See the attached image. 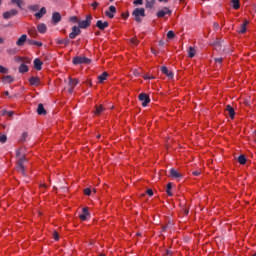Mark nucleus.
<instances>
[{
    "label": "nucleus",
    "instance_id": "nucleus-41",
    "mask_svg": "<svg viewBox=\"0 0 256 256\" xmlns=\"http://www.w3.org/2000/svg\"><path fill=\"white\" fill-rule=\"evenodd\" d=\"M28 33L30 37H37V31L35 29L29 30Z\"/></svg>",
    "mask_w": 256,
    "mask_h": 256
},
{
    "label": "nucleus",
    "instance_id": "nucleus-45",
    "mask_svg": "<svg viewBox=\"0 0 256 256\" xmlns=\"http://www.w3.org/2000/svg\"><path fill=\"white\" fill-rule=\"evenodd\" d=\"M53 237H54L55 241H59V233L57 231H54Z\"/></svg>",
    "mask_w": 256,
    "mask_h": 256
},
{
    "label": "nucleus",
    "instance_id": "nucleus-4",
    "mask_svg": "<svg viewBox=\"0 0 256 256\" xmlns=\"http://www.w3.org/2000/svg\"><path fill=\"white\" fill-rule=\"evenodd\" d=\"M139 101L142 102V107H147L148 103H151V98L145 93L139 94Z\"/></svg>",
    "mask_w": 256,
    "mask_h": 256
},
{
    "label": "nucleus",
    "instance_id": "nucleus-6",
    "mask_svg": "<svg viewBox=\"0 0 256 256\" xmlns=\"http://www.w3.org/2000/svg\"><path fill=\"white\" fill-rule=\"evenodd\" d=\"M61 13L59 12H53L52 13V25H58V23H61Z\"/></svg>",
    "mask_w": 256,
    "mask_h": 256
},
{
    "label": "nucleus",
    "instance_id": "nucleus-15",
    "mask_svg": "<svg viewBox=\"0 0 256 256\" xmlns=\"http://www.w3.org/2000/svg\"><path fill=\"white\" fill-rule=\"evenodd\" d=\"M81 221H87V217H89V209L83 208L82 214L79 215Z\"/></svg>",
    "mask_w": 256,
    "mask_h": 256
},
{
    "label": "nucleus",
    "instance_id": "nucleus-18",
    "mask_svg": "<svg viewBox=\"0 0 256 256\" xmlns=\"http://www.w3.org/2000/svg\"><path fill=\"white\" fill-rule=\"evenodd\" d=\"M247 25H249V20H245V22L241 25L240 29L238 30V33H247Z\"/></svg>",
    "mask_w": 256,
    "mask_h": 256
},
{
    "label": "nucleus",
    "instance_id": "nucleus-11",
    "mask_svg": "<svg viewBox=\"0 0 256 256\" xmlns=\"http://www.w3.org/2000/svg\"><path fill=\"white\" fill-rule=\"evenodd\" d=\"M29 41L27 39V34H23L22 36H20V38H18V40L16 41V45L18 47H23V45H25V42Z\"/></svg>",
    "mask_w": 256,
    "mask_h": 256
},
{
    "label": "nucleus",
    "instance_id": "nucleus-30",
    "mask_svg": "<svg viewBox=\"0 0 256 256\" xmlns=\"http://www.w3.org/2000/svg\"><path fill=\"white\" fill-rule=\"evenodd\" d=\"M238 163H240V165H245V163H247V158L245 155L242 154L238 157Z\"/></svg>",
    "mask_w": 256,
    "mask_h": 256
},
{
    "label": "nucleus",
    "instance_id": "nucleus-46",
    "mask_svg": "<svg viewBox=\"0 0 256 256\" xmlns=\"http://www.w3.org/2000/svg\"><path fill=\"white\" fill-rule=\"evenodd\" d=\"M84 194L88 196L91 195V189L90 188L84 189Z\"/></svg>",
    "mask_w": 256,
    "mask_h": 256
},
{
    "label": "nucleus",
    "instance_id": "nucleus-34",
    "mask_svg": "<svg viewBox=\"0 0 256 256\" xmlns=\"http://www.w3.org/2000/svg\"><path fill=\"white\" fill-rule=\"evenodd\" d=\"M27 137H29V134L27 132H23L20 137V142L25 143V141H27Z\"/></svg>",
    "mask_w": 256,
    "mask_h": 256
},
{
    "label": "nucleus",
    "instance_id": "nucleus-31",
    "mask_svg": "<svg viewBox=\"0 0 256 256\" xmlns=\"http://www.w3.org/2000/svg\"><path fill=\"white\" fill-rule=\"evenodd\" d=\"M12 3H15L19 9H23V5H25V2L23 0H11Z\"/></svg>",
    "mask_w": 256,
    "mask_h": 256
},
{
    "label": "nucleus",
    "instance_id": "nucleus-43",
    "mask_svg": "<svg viewBox=\"0 0 256 256\" xmlns=\"http://www.w3.org/2000/svg\"><path fill=\"white\" fill-rule=\"evenodd\" d=\"M7 53H8L9 55H15V54L17 53V49H15V48H13V49H8V50H7Z\"/></svg>",
    "mask_w": 256,
    "mask_h": 256
},
{
    "label": "nucleus",
    "instance_id": "nucleus-5",
    "mask_svg": "<svg viewBox=\"0 0 256 256\" xmlns=\"http://www.w3.org/2000/svg\"><path fill=\"white\" fill-rule=\"evenodd\" d=\"M79 35H81V28L73 26L72 32L69 34V39H76Z\"/></svg>",
    "mask_w": 256,
    "mask_h": 256
},
{
    "label": "nucleus",
    "instance_id": "nucleus-61",
    "mask_svg": "<svg viewBox=\"0 0 256 256\" xmlns=\"http://www.w3.org/2000/svg\"><path fill=\"white\" fill-rule=\"evenodd\" d=\"M122 17L127 18V17H129V14H122Z\"/></svg>",
    "mask_w": 256,
    "mask_h": 256
},
{
    "label": "nucleus",
    "instance_id": "nucleus-27",
    "mask_svg": "<svg viewBox=\"0 0 256 256\" xmlns=\"http://www.w3.org/2000/svg\"><path fill=\"white\" fill-rule=\"evenodd\" d=\"M109 77L107 72H103L100 76H98L99 83H103Z\"/></svg>",
    "mask_w": 256,
    "mask_h": 256
},
{
    "label": "nucleus",
    "instance_id": "nucleus-10",
    "mask_svg": "<svg viewBox=\"0 0 256 256\" xmlns=\"http://www.w3.org/2000/svg\"><path fill=\"white\" fill-rule=\"evenodd\" d=\"M170 177H172V179H183V175H181L175 168L170 169Z\"/></svg>",
    "mask_w": 256,
    "mask_h": 256
},
{
    "label": "nucleus",
    "instance_id": "nucleus-47",
    "mask_svg": "<svg viewBox=\"0 0 256 256\" xmlns=\"http://www.w3.org/2000/svg\"><path fill=\"white\" fill-rule=\"evenodd\" d=\"M134 5H143V0H135Z\"/></svg>",
    "mask_w": 256,
    "mask_h": 256
},
{
    "label": "nucleus",
    "instance_id": "nucleus-53",
    "mask_svg": "<svg viewBox=\"0 0 256 256\" xmlns=\"http://www.w3.org/2000/svg\"><path fill=\"white\" fill-rule=\"evenodd\" d=\"M214 61H216V63H223V58H214Z\"/></svg>",
    "mask_w": 256,
    "mask_h": 256
},
{
    "label": "nucleus",
    "instance_id": "nucleus-32",
    "mask_svg": "<svg viewBox=\"0 0 256 256\" xmlns=\"http://www.w3.org/2000/svg\"><path fill=\"white\" fill-rule=\"evenodd\" d=\"M231 3H232L233 9L237 10V9H239V7H241L239 0H231Z\"/></svg>",
    "mask_w": 256,
    "mask_h": 256
},
{
    "label": "nucleus",
    "instance_id": "nucleus-23",
    "mask_svg": "<svg viewBox=\"0 0 256 256\" xmlns=\"http://www.w3.org/2000/svg\"><path fill=\"white\" fill-rule=\"evenodd\" d=\"M68 85H69V87L75 88V87H77V85H79V80L69 78Z\"/></svg>",
    "mask_w": 256,
    "mask_h": 256
},
{
    "label": "nucleus",
    "instance_id": "nucleus-64",
    "mask_svg": "<svg viewBox=\"0 0 256 256\" xmlns=\"http://www.w3.org/2000/svg\"><path fill=\"white\" fill-rule=\"evenodd\" d=\"M158 1H160V3H167V0H158Z\"/></svg>",
    "mask_w": 256,
    "mask_h": 256
},
{
    "label": "nucleus",
    "instance_id": "nucleus-9",
    "mask_svg": "<svg viewBox=\"0 0 256 256\" xmlns=\"http://www.w3.org/2000/svg\"><path fill=\"white\" fill-rule=\"evenodd\" d=\"M96 27H98V29H100V31H105V29H107V27H109V22H107V21L102 22L101 20H98L96 22Z\"/></svg>",
    "mask_w": 256,
    "mask_h": 256
},
{
    "label": "nucleus",
    "instance_id": "nucleus-63",
    "mask_svg": "<svg viewBox=\"0 0 256 256\" xmlns=\"http://www.w3.org/2000/svg\"><path fill=\"white\" fill-rule=\"evenodd\" d=\"M154 79L153 77L145 76L144 79Z\"/></svg>",
    "mask_w": 256,
    "mask_h": 256
},
{
    "label": "nucleus",
    "instance_id": "nucleus-21",
    "mask_svg": "<svg viewBox=\"0 0 256 256\" xmlns=\"http://www.w3.org/2000/svg\"><path fill=\"white\" fill-rule=\"evenodd\" d=\"M226 111L228 112L231 119L235 118V109L233 107H231V105L226 106Z\"/></svg>",
    "mask_w": 256,
    "mask_h": 256
},
{
    "label": "nucleus",
    "instance_id": "nucleus-13",
    "mask_svg": "<svg viewBox=\"0 0 256 256\" xmlns=\"http://www.w3.org/2000/svg\"><path fill=\"white\" fill-rule=\"evenodd\" d=\"M43 67V61H41V59L36 58L34 60V69H36V71H41Z\"/></svg>",
    "mask_w": 256,
    "mask_h": 256
},
{
    "label": "nucleus",
    "instance_id": "nucleus-33",
    "mask_svg": "<svg viewBox=\"0 0 256 256\" xmlns=\"http://www.w3.org/2000/svg\"><path fill=\"white\" fill-rule=\"evenodd\" d=\"M211 45H213L214 47H216V49H219V47H221V39H216L214 40Z\"/></svg>",
    "mask_w": 256,
    "mask_h": 256
},
{
    "label": "nucleus",
    "instance_id": "nucleus-60",
    "mask_svg": "<svg viewBox=\"0 0 256 256\" xmlns=\"http://www.w3.org/2000/svg\"><path fill=\"white\" fill-rule=\"evenodd\" d=\"M4 95H6V97H9V91H5Z\"/></svg>",
    "mask_w": 256,
    "mask_h": 256
},
{
    "label": "nucleus",
    "instance_id": "nucleus-40",
    "mask_svg": "<svg viewBox=\"0 0 256 256\" xmlns=\"http://www.w3.org/2000/svg\"><path fill=\"white\" fill-rule=\"evenodd\" d=\"M0 143H7V135L5 134L0 135Z\"/></svg>",
    "mask_w": 256,
    "mask_h": 256
},
{
    "label": "nucleus",
    "instance_id": "nucleus-14",
    "mask_svg": "<svg viewBox=\"0 0 256 256\" xmlns=\"http://www.w3.org/2000/svg\"><path fill=\"white\" fill-rule=\"evenodd\" d=\"M161 71L164 75H167L169 79H173V72L169 71V69L166 66H162Z\"/></svg>",
    "mask_w": 256,
    "mask_h": 256
},
{
    "label": "nucleus",
    "instance_id": "nucleus-54",
    "mask_svg": "<svg viewBox=\"0 0 256 256\" xmlns=\"http://www.w3.org/2000/svg\"><path fill=\"white\" fill-rule=\"evenodd\" d=\"M151 53H153V55H158L159 54V52L157 50L153 49V48H151Z\"/></svg>",
    "mask_w": 256,
    "mask_h": 256
},
{
    "label": "nucleus",
    "instance_id": "nucleus-20",
    "mask_svg": "<svg viewBox=\"0 0 256 256\" xmlns=\"http://www.w3.org/2000/svg\"><path fill=\"white\" fill-rule=\"evenodd\" d=\"M37 113L38 115H47V110H45L43 104H38Z\"/></svg>",
    "mask_w": 256,
    "mask_h": 256
},
{
    "label": "nucleus",
    "instance_id": "nucleus-59",
    "mask_svg": "<svg viewBox=\"0 0 256 256\" xmlns=\"http://www.w3.org/2000/svg\"><path fill=\"white\" fill-rule=\"evenodd\" d=\"M73 89H75V88H73V87L70 86V88L68 89L69 93H72V92H73Z\"/></svg>",
    "mask_w": 256,
    "mask_h": 256
},
{
    "label": "nucleus",
    "instance_id": "nucleus-1",
    "mask_svg": "<svg viewBox=\"0 0 256 256\" xmlns=\"http://www.w3.org/2000/svg\"><path fill=\"white\" fill-rule=\"evenodd\" d=\"M73 65H89L91 64V59L85 56H75L72 60Z\"/></svg>",
    "mask_w": 256,
    "mask_h": 256
},
{
    "label": "nucleus",
    "instance_id": "nucleus-48",
    "mask_svg": "<svg viewBox=\"0 0 256 256\" xmlns=\"http://www.w3.org/2000/svg\"><path fill=\"white\" fill-rule=\"evenodd\" d=\"M147 195H149V197H153V190L152 189H148L146 190Z\"/></svg>",
    "mask_w": 256,
    "mask_h": 256
},
{
    "label": "nucleus",
    "instance_id": "nucleus-17",
    "mask_svg": "<svg viewBox=\"0 0 256 256\" xmlns=\"http://www.w3.org/2000/svg\"><path fill=\"white\" fill-rule=\"evenodd\" d=\"M37 30H38V33H47V25H45V23H40L37 25Z\"/></svg>",
    "mask_w": 256,
    "mask_h": 256
},
{
    "label": "nucleus",
    "instance_id": "nucleus-24",
    "mask_svg": "<svg viewBox=\"0 0 256 256\" xmlns=\"http://www.w3.org/2000/svg\"><path fill=\"white\" fill-rule=\"evenodd\" d=\"M28 45H36L37 47H43V43L32 39L27 40Z\"/></svg>",
    "mask_w": 256,
    "mask_h": 256
},
{
    "label": "nucleus",
    "instance_id": "nucleus-29",
    "mask_svg": "<svg viewBox=\"0 0 256 256\" xmlns=\"http://www.w3.org/2000/svg\"><path fill=\"white\" fill-rule=\"evenodd\" d=\"M195 53H197V51L190 46L188 50V56L190 57V59H193V57H195Z\"/></svg>",
    "mask_w": 256,
    "mask_h": 256
},
{
    "label": "nucleus",
    "instance_id": "nucleus-25",
    "mask_svg": "<svg viewBox=\"0 0 256 256\" xmlns=\"http://www.w3.org/2000/svg\"><path fill=\"white\" fill-rule=\"evenodd\" d=\"M103 111H105V107H103V105L95 106V115H100L103 113Z\"/></svg>",
    "mask_w": 256,
    "mask_h": 256
},
{
    "label": "nucleus",
    "instance_id": "nucleus-22",
    "mask_svg": "<svg viewBox=\"0 0 256 256\" xmlns=\"http://www.w3.org/2000/svg\"><path fill=\"white\" fill-rule=\"evenodd\" d=\"M29 83H30V85H32V86H37V85H39V83H40L39 77H35V76L30 77Z\"/></svg>",
    "mask_w": 256,
    "mask_h": 256
},
{
    "label": "nucleus",
    "instance_id": "nucleus-39",
    "mask_svg": "<svg viewBox=\"0 0 256 256\" xmlns=\"http://www.w3.org/2000/svg\"><path fill=\"white\" fill-rule=\"evenodd\" d=\"M0 73L7 75V73H9V69L5 68V66L0 65Z\"/></svg>",
    "mask_w": 256,
    "mask_h": 256
},
{
    "label": "nucleus",
    "instance_id": "nucleus-26",
    "mask_svg": "<svg viewBox=\"0 0 256 256\" xmlns=\"http://www.w3.org/2000/svg\"><path fill=\"white\" fill-rule=\"evenodd\" d=\"M2 81H3V83H13L14 79H13V76L6 75V76L2 77Z\"/></svg>",
    "mask_w": 256,
    "mask_h": 256
},
{
    "label": "nucleus",
    "instance_id": "nucleus-42",
    "mask_svg": "<svg viewBox=\"0 0 256 256\" xmlns=\"http://www.w3.org/2000/svg\"><path fill=\"white\" fill-rule=\"evenodd\" d=\"M29 9L31 11H39V5L35 4V5H32V6H29Z\"/></svg>",
    "mask_w": 256,
    "mask_h": 256
},
{
    "label": "nucleus",
    "instance_id": "nucleus-37",
    "mask_svg": "<svg viewBox=\"0 0 256 256\" xmlns=\"http://www.w3.org/2000/svg\"><path fill=\"white\" fill-rule=\"evenodd\" d=\"M17 171H19V173H21L22 175H27L25 173V166H17Z\"/></svg>",
    "mask_w": 256,
    "mask_h": 256
},
{
    "label": "nucleus",
    "instance_id": "nucleus-2",
    "mask_svg": "<svg viewBox=\"0 0 256 256\" xmlns=\"http://www.w3.org/2000/svg\"><path fill=\"white\" fill-rule=\"evenodd\" d=\"M132 15L137 23H141L143 21L141 17H145V8H136Z\"/></svg>",
    "mask_w": 256,
    "mask_h": 256
},
{
    "label": "nucleus",
    "instance_id": "nucleus-44",
    "mask_svg": "<svg viewBox=\"0 0 256 256\" xmlns=\"http://www.w3.org/2000/svg\"><path fill=\"white\" fill-rule=\"evenodd\" d=\"M69 21H71V23H77V21H78L77 16L70 17Z\"/></svg>",
    "mask_w": 256,
    "mask_h": 256
},
{
    "label": "nucleus",
    "instance_id": "nucleus-8",
    "mask_svg": "<svg viewBox=\"0 0 256 256\" xmlns=\"http://www.w3.org/2000/svg\"><path fill=\"white\" fill-rule=\"evenodd\" d=\"M115 13H117V8L115 6H110L109 11L105 12L106 17H109V19H113L115 17Z\"/></svg>",
    "mask_w": 256,
    "mask_h": 256
},
{
    "label": "nucleus",
    "instance_id": "nucleus-52",
    "mask_svg": "<svg viewBox=\"0 0 256 256\" xmlns=\"http://www.w3.org/2000/svg\"><path fill=\"white\" fill-rule=\"evenodd\" d=\"M192 174H193L195 177H199V175H201V172H200V171H193Z\"/></svg>",
    "mask_w": 256,
    "mask_h": 256
},
{
    "label": "nucleus",
    "instance_id": "nucleus-3",
    "mask_svg": "<svg viewBox=\"0 0 256 256\" xmlns=\"http://www.w3.org/2000/svg\"><path fill=\"white\" fill-rule=\"evenodd\" d=\"M91 21H93V16L87 15L85 20H82L78 23V28L87 29V27H91Z\"/></svg>",
    "mask_w": 256,
    "mask_h": 256
},
{
    "label": "nucleus",
    "instance_id": "nucleus-51",
    "mask_svg": "<svg viewBox=\"0 0 256 256\" xmlns=\"http://www.w3.org/2000/svg\"><path fill=\"white\" fill-rule=\"evenodd\" d=\"M133 75H134L135 77H139V75H140L139 70L135 69V70L133 71Z\"/></svg>",
    "mask_w": 256,
    "mask_h": 256
},
{
    "label": "nucleus",
    "instance_id": "nucleus-50",
    "mask_svg": "<svg viewBox=\"0 0 256 256\" xmlns=\"http://www.w3.org/2000/svg\"><path fill=\"white\" fill-rule=\"evenodd\" d=\"M131 43H133V45H137L139 41L137 40V38H132Z\"/></svg>",
    "mask_w": 256,
    "mask_h": 256
},
{
    "label": "nucleus",
    "instance_id": "nucleus-36",
    "mask_svg": "<svg viewBox=\"0 0 256 256\" xmlns=\"http://www.w3.org/2000/svg\"><path fill=\"white\" fill-rule=\"evenodd\" d=\"M25 161H27V158H25V156H22L18 162H17V166H24L23 163H25Z\"/></svg>",
    "mask_w": 256,
    "mask_h": 256
},
{
    "label": "nucleus",
    "instance_id": "nucleus-62",
    "mask_svg": "<svg viewBox=\"0 0 256 256\" xmlns=\"http://www.w3.org/2000/svg\"><path fill=\"white\" fill-rule=\"evenodd\" d=\"M162 231H167V226H164V227L162 228Z\"/></svg>",
    "mask_w": 256,
    "mask_h": 256
},
{
    "label": "nucleus",
    "instance_id": "nucleus-16",
    "mask_svg": "<svg viewBox=\"0 0 256 256\" xmlns=\"http://www.w3.org/2000/svg\"><path fill=\"white\" fill-rule=\"evenodd\" d=\"M46 14H47V8L42 7L40 9V11L36 12L34 15H35L36 19H41L43 17V15H46Z\"/></svg>",
    "mask_w": 256,
    "mask_h": 256
},
{
    "label": "nucleus",
    "instance_id": "nucleus-28",
    "mask_svg": "<svg viewBox=\"0 0 256 256\" xmlns=\"http://www.w3.org/2000/svg\"><path fill=\"white\" fill-rule=\"evenodd\" d=\"M29 71V67L25 64H21L19 66V73H27Z\"/></svg>",
    "mask_w": 256,
    "mask_h": 256
},
{
    "label": "nucleus",
    "instance_id": "nucleus-19",
    "mask_svg": "<svg viewBox=\"0 0 256 256\" xmlns=\"http://www.w3.org/2000/svg\"><path fill=\"white\" fill-rule=\"evenodd\" d=\"M56 43L57 45H65V47H67V45H69L71 41L69 40V38H64V39H57Z\"/></svg>",
    "mask_w": 256,
    "mask_h": 256
},
{
    "label": "nucleus",
    "instance_id": "nucleus-57",
    "mask_svg": "<svg viewBox=\"0 0 256 256\" xmlns=\"http://www.w3.org/2000/svg\"><path fill=\"white\" fill-rule=\"evenodd\" d=\"M159 45H160V46H163V45H165V42H164L163 40H160V41H159Z\"/></svg>",
    "mask_w": 256,
    "mask_h": 256
},
{
    "label": "nucleus",
    "instance_id": "nucleus-7",
    "mask_svg": "<svg viewBox=\"0 0 256 256\" xmlns=\"http://www.w3.org/2000/svg\"><path fill=\"white\" fill-rule=\"evenodd\" d=\"M19 13V11L12 9L10 11H6L3 13V19H11V17H15V15H17Z\"/></svg>",
    "mask_w": 256,
    "mask_h": 256
},
{
    "label": "nucleus",
    "instance_id": "nucleus-49",
    "mask_svg": "<svg viewBox=\"0 0 256 256\" xmlns=\"http://www.w3.org/2000/svg\"><path fill=\"white\" fill-rule=\"evenodd\" d=\"M91 7H93V9H97V7H99V3L98 2H93L91 4Z\"/></svg>",
    "mask_w": 256,
    "mask_h": 256
},
{
    "label": "nucleus",
    "instance_id": "nucleus-35",
    "mask_svg": "<svg viewBox=\"0 0 256 256\" xmlns=\"http://www.w3.org/2000/svg\"><path fill=\"white\" fill-rule=\"evenodd\" d=\"M171 189H172V185H171V183H168L166 193H167V195H169V197H173V193H171Z\"/></svg>",
    "mask_w": 256,
    "mask_h": 256
},
{
    "label": "nucleus",
    "instance_id": "nucleus-55",
    "mask_svg": "<svg viewBox=\"0 0 256 256\" xmlns=\"http://www.w3.org/2000/svg\"><path fill=\"white\" fill-rule=\"evenodd\" d=\"M13 114H14L13 111H8V112H7L8 117H13Z\"/></svg>",
    "mask_w": 256,
    "mask_h": 256
},
{
    "label": "nucleus",
    "instance_id": "nucleus-12",
    "mask_svg": "<svg viewBox=\"0 0 256 256\" xmlns=\"http://www.w3.org/2000/svg\"><path fill=\"white\" fill-rule=\"evenodd\" d=\"M165 15H171V10L169 8L165 7L163 10H160L157 12L156 16L161 18L165 17Z\"/></svg>",
    "mask_w": 256,
    "mask_h": 256
},
{
    "label": "nucleus",
    "instance_id": "nucleus-56",
    "mask_svg": "<svg viewBox=\"0 0 256 256\" xmlns=\"http://www.w3.org/2000/svg\"><path fill=\"white\" fill-rule=\"evenodd\" d=\"M5 43V39L3 37H0V45H3Z\"/></svg>",
    "mask_w": 256,
    "mask_h": 256
},
{
    "label": "nucleus",
    "instance_id": "nucleus-38",
    "mask_svg": "<svg viewBox=\"0 0 256 256\" xmlns=\"http://www.w3.org/2000/svg\"><path fill=\"white\" fill-rule=\"evenodd\" d=\"M167 38L168 39H175V32H173V30L168 31Z\"/></svg>",
    "mask_w": 256,
    "mask_h": 256
},
{
    "label": "nucleus",
    "instance_id": "nucleus-58",
    "mask_svg": "<svg viewBox=\"0 0 256 256\" xmlns=\"http://www.w3.org/2000/svg\"><path fill=\"white\" fill-rule=\"evenodd\" d=\"M8 111L7 110H2V115H7Z\"/></svg>",
    "mask_w": 256,
    "mask_h": 256
}]
</instances>
